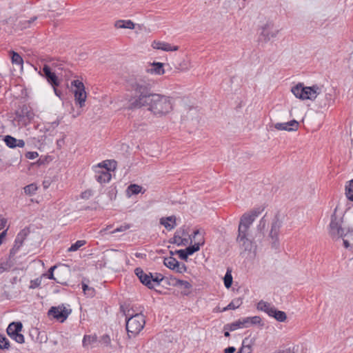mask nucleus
<instances>
[{
	"label": "nucleus",
	"instance_id": "nucleus-53",
	"mask_svg": "<svg viewBox=\"0 0 353 353\" xmlns=\"http://www.w3.org/2000/svg\"><path fill=\"white\" fill-rule=\"evenodd\" d=\"M235 351L234 347H228L224 350V353H234Z\"/></svg>",
	"mask_w": 353,
	"mask_h": 353
},
{
	"label": "nucleus",
	"instance_id": "nucleus-35",
	"mask_svg": "<svg viewBox=\"0 0 353 353\" xmlns=\"http://www.w3.org/2000/svg\"><path fill=\"white\" fill-rule=\"evenodd\" d=\"M4 141L7 146H8L10 148H16V143L17 142V139L14 138L12 136L7 135L4 138Z\"/></svg>",
	"mask_w": 353,
	"mask_h": 353
},
{
	"label": "nucleus",
	"instance_id": "nucleus-61",
	"mask_svg": "<svg viewBox=\"0 0 353 353\" xmlns=\"http://www.w3.org/2000/svg\"><path fill=\"white\" fill-rule=\"evenodd\" d=\"M53 124H54V125H55V126H58V125H59V121H57V122L53 123Z\"/></svg>",
	"mask_w": 353,
	"mask_h": 353
},
{
	"label": "nucleus",
	"instance_id": "nucleus-42",
	"mask_svg": "<svg viewBox=\"0 0 353 353\" xmlns=\"http://www.w3.org/2000/svg\"><path fill=\"white\" fill-rule=\"evenodd\" d=\"M10 342L8 339L3 334H0V349H9Z\"/></svg>",
	"mask_w": 353,
	"mask_h": 353
},
{
	"label": "nucleus",
	"instance_id": "nucleus-29",
	"mask_svg": "<svg viewBox=\"0 0 353 353\" xmlns=\"http://www.w3.org/2000/svg\"><path fill=\"white\" fill-rule=\"evenodd\" d=\"M10 53L12 54L11 60L12 64H14L19 67L21 69H22L23 64V58L17 52H15L14 51H11Z\"/></svg>",
	"mask_w": 353,
	"mask_h": 353
},
{
	"label": "nucleus",
	"instance_id": "nucleus-14",
	"mask_svg": "<svg viewBox=\"0 0 353 353\" xmlns=\"http://www.w3.org/2000/svg\"><path fill=\"white\" fill-rule=\"evenodd\" d=\"M28 234V230L26 229H23L21 230L14 241V244L12 248L10 250V254H14L18 250L20 249V248L22 246L23 241L26 239L27 236Z\"/></svg>",
	"mask_w": 353,
	"mask_h": 353
},
{
	"label": "nucleus",
	"instance_id": "nucleus-55",
	"mask_svg": "<svg viewBox=\"0 0 353 353\" xmlns=\"http://www.w3.org/2000/svg\"><path fill=\"white\" fill-rule=\"evenodd\" d=\"M7 232V230H4L1 234H0V240L3 242V239L6 236Z\"/></svg>",
	"mask_w": 353,
	"mask_h": 353
},
{
	"label": "nucleus",
	"instance_id": "nucleus-6",
	"mask_svg": "<svg viewBox=\"0 0 353 353\" xmlns=\"http://www.w3.org/2000/svg\"><path fill=\"white\" fill-rule=\"evenodd\" d=\"M135 97L126 96L125 100L128 101L123 105V108L128 110L139 109L144 106L149 107L148 101H150L152 94H137Z\"/></svg>",
	"mask_w": 353,
	"mask_h": 353
},
{
	"label": "nucleus",
	"instance_id": "nucleus-60",
	"mask_svg": "<svg viewBox=\"0 0 353 353\" xmlns=\"http://www.w3.org/2000/svg\"><path fill=\"white\" fill-rule=\"evenodd\" d=\"M85 196H87L86 192L82 193V197L85 198Z\"/></svg>",
	"mask_w": 353,
	"mask_h": 353
},
{
	"label": "nucleus",
	"instance_id": "nucleus-26",
	"mask_svg": "<svg viewBox=\"0 0 353 353\" xmlns=\"http://www.w3.org/2000/svg\"><path fill=\"white\" fill-rule=\"evenodd\" d=\"M204 237L201 236L200 239L197 242H195L193 245L189 246L186 248V252H188V254L192 255L195 252L199 250L200 246L203 245L204 244Z\"/></svg>",
	"mask_w": 353,
	"mask_h": 353
},
{
	"label": "nucleus",
	"instance_id": "nucleus-54",
	"mask_svg": "<svg viewBox=\"0 0 353 353\" xmlns=\"http://www.w3.org/2000/svg\"><path fill=\"white\" fill-rule=\"evenodd\" d=\"M0 222V229L4 228L7 224V220L6 219H1Z\"/></svg>",
	"mask_w": 353,
	"mask_h": 353
},
{
	"label": "nucleus",
	"instance_id": "nucleus-22",
	"mask_svg": "<svg viewBox=\"0 0 353 353\" xmlns=\"http://www.w3.org/2000/svg\"><path fill=\"white\" fill-rule=\"evenodd\" d=\"M230 331H234L239 328L248 327L249 323L247 317L239 319L238 321L228 325Z\"/></svg>",
	"mask_w": 353,
	"mask_h": 353
},
{
	"label": "nucleus",
	"instance_id": "nucleus-36",
	"mask_svg": "<svg viewBox=\"0 0 353 353\" xmlns=\"http://www.w3.org/2000/svg\"><path fill=\"white\" fill-rule=\"evenodd\" d=\"M249 325H259L263 326L262 320L260 316H254L252 317H247Z\"/></svg>",
	"mask_w": 353,
	"mask_h": 353
},
{
	"label": "nucleus",
	"instance_id": "nucleus-47",
	"mask_svg": "<svg viewBox=\"0 0 353 353\" xmlns=\"http://www.w3.org/2000/svg\"><path fill=\"white\" fill-rule=\"evenodd\" d=\"M41 283V279L37 278L36 279L32 280L30 281V288L34 289L36 288H38L39 286H40Z\"/></svg>",
	"mask_w": 353,
	"mask_h": 353
},
{
	"label": "nucleus",
	"instance_id": "nucleus-52",
	"mask_svg": "<svg viewBox=\"0 0 353 353\" xmlns=\"http://www.w3.org/2000/svg\"><path fill=\"white\" fill-rule=\"evenodd\" d=\"M25 146V142L22 139H17L16 147L23 148Z\"/></svg>",
	"mask_w": 353,
	"mask_h": 353
},
{
	"label": "nucleus",
	"instance_id": "nucleus-17",
	"mask_svg": "<svg viewBox=\"0 0 353 353\" xmlns=\"http://www.w3.org/2000/svg\"><path fill=\"white\" fill-rule=\"evenodd\" d=\"M43 72L46 78L47 79L48 82L50 83L53 87H56L59 85L57 77L54 72H51L50 68L48 65H44Z\"/></svg>",
	"mask_w": 353,
	"mask_h": 353
},
{
	"label": "nucleus",
	"instance_id": "nucleus-10",
	"mask_svg": "<svg viewBox=\"0 0 353 353\" xmlns=\"http://www.w3.org/2000/svg\"><path fill=\"white\" fill-rule=\"evenodd\" d=\"M71 313V310L61 305L57 307H52L48 312L49 316H52L58 321L63 323L66 320L69 314Z\"/></svg>",
	"mask_w": 353,
	"mask_h": 353
},
{
	"label": "nucleus",
	"instance_id": "nucleus-45",
	"mask_svg": "<svg viewBox=\"0 0 353 353\" xmlns=\"http://www.w3.org/2000/svg\"><path fill=\"white\" fill-rule=\"evenodd\" d=\"M130 224H123L118 228H117L115 230H114L113 231L111 232V234H114L116 232H125L127 230L130 229Z\"/></svg>",
	"mask_w": 353,
	"mask_h": 353
},
{
	"label": "nucleus",
	"instance_id": "nucleus-58",
	"mask_svg": "<svg viewBox=\"0 0 353 353\" xmlns=\"http://www.w3.org/2000/svg\"><path fill=\"white\" fill-rule=\"evenodd\" d=\"M224 335H225V336H226V337L230 336V333H229V332H225Z\"/></svg>",
	"mask_w": 353,
	"mask_h": 353
},
{
	"label": "nucleus",
	"instance_id": "nucleus-56",
	"mask_svg": "<svg viewBox=\"0 0 353 353\" xmlns=\"http://www.w3.org/2000/svg\"><path fill=\"white\" fill-rule=\"evenodd\" d=\"M6 268L3 267V265H0V273H2L4 271H6Z\"/></svg>",
	"mask_w": 353,
	"mask_h": 353
},
{
	"label": "nucleus",
	"instance_id": "nucleus-11",
	"mask_svg": "<svg viewBox=\"0 0 353 353\" xmlns=\"http://www.w3.org/2000/svg\"><path fill=\"white\" fill-rule=\"evenodd\" d=\"M129 85L131 90L137 94H147L150 90V84L142 79L130 81Z\"/></svg>",
	"mask_w": 353,
	"mask_h": 353
},
{
	"label": "nucleus",
	"instance_id": "nucleus-31",
	"mask_svg": "<svg viewBox=\"0 0 353 353\" xmlns=\"http://www.w3.org/2000/svg\"><path fill=\"white\" fill-rule=\"evenodd\" d=\"M271 317H274L276 321L279 322H284L287 316L286 314L283 311L277 310L275 307L273 310V313L270 315Z\"/></svg>",
	"mask_w": 353,
	"mask_h": 353
},
{
	"label": "nucleus",
	"instance_id": "nucleus-5",
	"mask_svg": "<svg viewBox=\"0 0 353 353\" xmlns=\"http://www.w3.org/2000/svg\"><path fill=\"white\" fill-rule=\"evenodd\" d=\"M134 272L140 281L150 289H153L159 285L161 281L163 279L162 274L158 273L153 274L151 272L145 273L140 268H137Z\"/></svg>",
	"mask_w": 353,
	"mask_h": 353
},
{
	"label": "nucleus",
	"instance_id": "nucleus-41",
	"mask_svg": "<svg viewBox=\"0 0 353 353\" xmlns=\"http://www.w3.org/2000/svg\"><path fill=\"white\" fill-rule=\"evenodd\" d=\"M37 190V187L34 183L28 185L24 188V192L28 195H32V194H35Z\"/></svg>",
	"mask_w": 353,
	"mask_h": 353
},
{
	"label": "nucleus",
	"instance_id": "nucleus-4",
	"mask_svg": "<svg viewBox=\"0 0 353 353\" xmlns=\"http://www.w3.org/2000/svg\"><path fill=\"white\" fill-rule=\"evenodd\" d=\"M293 94L302 100H314L320 93V88L317 85L304 87L301 83L292 88Z\"/></svg>",
	"mask_w": 353,
	"mask_h": 353
},
{
	"label": "nucleus",
	"instance_id": "nucleus-44",
	"mask_svg": "<svg viewBox=\"0 0 353 353\" xmlns=\"http://www.w3.org/2000/svg\"><path fill=\"white\" fill-rule=\"evenodd\" d=\"M83 290L85 294L89 296H93L94 294V290L92 288L89 287L86 284H83L82 285Z\"/></svg>",
	"mask_w": 353,
	"mask_h": 353
},
{
	"label": "nucleus",
	"instance_id": "nucleus-1",
	"mask_svg": "<svg viewBox=\"0 0 353 353\" xmlns=\"http://www.w3.org/2000/svg\"><path fill=\"white\" fill-rule=\"evenodd\" d=\"M148 110L157 118L165 117L173 110V99L168 96L160 94H152L150 101H148Z\"/></svg>",
	"mask_w": 353,
	"mask_h": 353
},
{
	"label": "nucleus",
	"instance_id": "nucleus-33",
	"mask_svg": "<svg viewBox=\"0 0 353 353\" xmlns=\"http://www.w3.org/2000/svg\"><path fill=\"white\" fill-rule=\"evenodd\" d=\"M177 263L178 261L172 256L165 258L163 261L164 265L171 270L174 269V267L177 264Z\"/></svg>",
	"mask_w": 353,
	"mask_h": 353
},
{
	"label": "nucleus",
	"instance_id": "nucleus-49",
	"mask_svg": "<svg viewBox=\"0 0 353 353\" xmlns=\"http://www.w3.org/2000/svg\"><path fill=\"white\" fill-rule=\"evenodd\" d=\"M177 253L179 257L183 260H186L188 256H189V254H188V252H186V249L178 250Z\"/></svg>",
	"mask_w": 353,
	"mask_h": 353
},
{
	"label": "nucleus",
	"instance_id": "nucleus-34",
	"mask_svg": "<svg viewBox=\"0 0 353 353\" xmlns=\"http://www.w3.org/2000/svg\"><path fill=\"white\" fill-rule=\"evenodd\" d=\"M86 243L85 240H79L68 249V252H75L78 250L81 247L83 246Z\"/></svg>",
	"mask_w": 353,
	"mask_h": 353
},
{
	"label": "nucleus",
	"instance_id": "nucleus-57",
	"mask_svg": "<svg viewBox=\"0 0 353 353\" xmlns=\"http://www.w3.org/2000/svg\"><path fill=\"white\" fill-rule=\"evenodd\" d=\"M135 256H136V257H137V258H140V257H141V256H142V254H141V253H136V254H135Z\"/></svg>",
	"mask_w": 353,
	"mask_h": 353
},
{
	"label": "nucleus",
	"instance_id": "nucleus-19",
	"mask_svg": "<svg viewBox=\"0 0 353 353\" xmlns=\"http://www.w3.org/2000/svg\"><path fill=\"white\" fill-rule=\"evenodd\" d=\"M176 219L175 216L162 217L160 219V223L168 230H172L176 226Z\"/></svg>",
	"mask_w": 353,
	"mask_h": 353
},
{
	"label": "nucleus",
	"instance_id": "nucleus-38",
	"mask_svg": "<svg viewBox=\"0 0 353 353\" xmlns=\"http://www.w3.org/2000/svg\"><path fill=\"white\" fill-rule=\"evenodd\" d=\"M142 187L137 184H131L128 188V191L131 194H137L141 192Z\"/></svg>",
	"mask_w": 353,
	"mask_h": 353
},
{
	"label": "nucleus",
	"instance_id": "nucleus-25",
	"mask_svg": "<svg viewBox=\"0 0 353 353\" xmlns=\"http://www.w3.org/2000/svg\"><path fill=\"white\" fill-rule=\"evenodd\" d=\"M114 26L117 28L134 29V23L131 20H118L115 22Z\"/></svg>",
	"mask_w": 353,
	"mask_h": 353
},
{
	"label": "nucleus",
	"instance_id": "nucleus-20",
	"mask_svg": "<svg viewBox=\"0 0 353 353\" xmlns=\"http://www.w3.org/2000/svg\"><path fill=\"white\" fill-rule=\"evenodd\" d=\"M343 245L345 248H351L353 247V230L347 228L343 236Z\"/></svg>",
	"mask_w": 353,
	"mask_h": 353
},
{
	"label": "nucleus",
	"instance_id": "nucleus-2",
	"mask_svg": "<svg viewBox=\"0 0 353 353\" xmlns=\"http://www.w3.org/2000/svg\"><path fill=\"white\" fill-rule=\"evenodd\" d=\"M115 161L106 160L99 163L94 167L96 180L100 183H108L111 179V170L116 169Z\"/></svg>",
	"mask_w": 353,
	"mask_h": 353
},
{
	"label": "nucleus",
	"instance_id": "nucleus-3",
	"mask_svg": "<svg viewBox=\"0 0 353 353\" xmlns=\"http://www.w3.org/2000/svg\"><path fill=\"white\" fill-rule=\"evenodd\" d=\"M145 324V316L142 314H136L126 318V330L129 339L137 336Z\"/></svg>",
	"mask_w": 353,
	"mask_h": 353
},
{
	"label": "nucleus",
	"instance_id": "nucleus-9",
	"mask_svg": "<svg viewBox=\"0 0 353 353\" xmlns=\"http://www.w3.org/2000/svg\"><path fill=\"white\" fill-rule=\"evenodd\" d=\"M259 212L256 210H252L246 213H244L241 217L238 232H248L249 228L259 216Z\"/></svg>",
	"mask_w": 353,
	"mask_h": 353
},
{
	"label": "nucleus",
	"instance_id": "nucleus-30",
	"mask_svg": "<svg viewBox=\"0 0 353 353\" xmlns=\"http://www.w3.org/2000/svg\"><path fill=\"white\" fill-rule=\"evenodd\" d=\"M175 285L181 287L184 291V294H188L189 293L190 289L192 288V285L187 281H183L181 279L176 280Z\"/></svg>",
	"mask_w": 353,
	"mask_h": 353
},
{
	"label": "nucleus",
	"instance_id": "nucleus-12",
	"mask_svg": "<svg viewBox=\"0 0 353 353\" xmlns=\"http://www.w3.org/2000/svg\"><path fill=\"white\" fill-rule=\"evenodd\" d=\"M282 222L278 216H275L272 222L271 230L270 232V237L272 239V244L274 247H276L279 242V233L281 227Z\"/></svg>",
	"mask_w": 353,
	"mask_h": 353
},
{
	"label": "nucleus",
	"instance_id": "nucleus-32",
	"mask_svg": "<svg viewBox=\"0 0 353 353\" xmlns=\"http://www.w3.org/2000/svg\"><path fill=\"white\" fill-rule=\"evenodd\" d=\"M241 304L242 301L241 299H234L225 307L223 308V311H226L228 310H235L239 307Z\"/></svg>",
	"mask_w": 353,
	"mask_h": 353
},
{
	"label": "nucleus",
	"instance_id": "nucleus-18",
	"mask_svg": "<svg viewBox=\"0 0 353 353\" xmlns=\"http://www.w3.org/2000/svg\"><path fill=\"white\" fill-rule=\"evenodd\" d=\"M97 342L98 339L96 334L85 335L83 338L82 345L84 348L89 350L95 347Z\"/></svg>",
	"mask_w": 353,
	"mask_h": 353
},
{
	"label": "nucleus",
	"instance_id": "nucleus-40",
	"mask_svg": "<svg viewBox=\"0 0 353 353\" xmlns=\"http://www.w3.org/2000/svg\"><path fill=\"white\" fill-rule=\"evenodd\" d=\"M99 343L103 347H110L111 345V339L108 335L105 334L100 338Z\"/></svg>",
	"mask_w": 353,
	"mask_h": 353
},
{
	"label": "nucleus",
	"instance_id": "nucleus-59",
	"mask_svg": "<svg viewBox=\"0 0 353 353\" xmlns=\"http://www.w3.org/2000/svg\"><path fill=\"white\" fill-rule=\"evenodd\" d=\"M54 90L55 94H56L57 96H59V94H58L57 90L55 88V87H54Z\"/></svg>",
	"mask_w": 353,
	"mask_h": 353
},
{
	"label": "nucleus",
	"instance_id": "nucleus-51",
	"mask_svg": "<svg viewBox=\"0 0 353 353\" xmlns=\"http://www.w3.org/2000/svg\"><path fill=\"white\" fill-rule=\"evenodd\" d=\"M57 268L56 265H54L52 267H51L50 269H49V274H48V278L49 279H52V280H55L56 281V279L54 278V274H53V271L54 270Z\"/></svg>",
	"mask_w": 353,
	"mask_h": 353
},
{
	"label": "nucleus",
	"instance_id": "nucleus-37",
	"mask_svg": "<svg viewBox=\"0 0 353 353\" xmlns=\"http://www.w3.org/2000/svg\"><path fill=\"white\" fill-rule=\"evenodd\" d=\"M345 194L349 200L353 201V180H351L349 185L346 186Z\"/></svg>",
	"mask_w": 353,
	"mask_h": 353
},
{
	"label": "nucleus",
	"instance_id": "nucleus-16",
	"mask_svg": "<svg viewBox=\"0 0 353 353\" xmlns=\"http://www.w3.org/2000/svg\"><path fill=\"white\" fill-rule=\"evenodd\" d=\"M274 128L278 130L295 131L299 128V123L294 119L285 123H276Z\"/></svg>",
	"mask_w": 353,
	"mask_h": 353
},
{
	"label": "nucleus",
	"instance_id": "nucleus-13",
	"mask_svg": "<svg viewBox=\"0 0 353 353\" xmlns=\"http://www.w3.org/2000/svg\"><path fill=\"white\" fill-rule=\"evenodd\" d=\"M248 232H238L236 242L239 247L245 251H250L253 248V242L248 237Z\"/></svg>",
	"mask_w": 353,
	"mask_h": 353
},
{
	"label": "nucleus",
	"instance_id": "nucleus-7",
	"mask_svg": "<svg viewBox=\"0 0 353 353\" xmlns=\"http://www.w3.org/2000/svg\"><path fill=\"white\" fill-rule=\"evenodd\" d=\"M343 218L336 216L334 213L331 216V221L329 225V234L333 239H339L347 230L343 226Z\"/></svg>",
	"mask_w": 353,
	"mask_h": 353
},
{
	"label": "nucleus",
	"instance_id": "nucleus-8",
	"mask_svg": "<svg viewBox=\"0 0 353 353\" xmlns=\"http://www.w3.org/2000/svg\"><path fill=\"white\" fill-rule=\"evenodd\" d=\"M71 85L74 88L73 93L76 103H78L81 108L83 107L87 99V93L85 90L84 84L79 80H74L71 82Z\"/></svg>",
	"mask_w": 353,
	"mask_h": 353
},
{
	"label": "nucleus",
	"instance_id": "nucleus-48",
	"mask_svg": "<svg viewBox=\"0 0 353 353\" xmlns=\"http://www.w3.org/2000/svg\"><path fill=\"white\" fill-rule=\"evenodd\" d=\"M201 236L203 237V232H201L199 230H196L192 235V239L194 241V243L197 242Z\"/></svg>",
	"mask_w": 353,
	"mask_h": 353
},
{
	"label": "nucleus",
	"instance_id": "nucleus-15",
	"mask_svg": "<svg viewBox=\"0 0 353 353\" xmlns=\"http://www.w3.org/2000/svg\"><path fill=\"white\" fill-rule=\"evenodd\" d=\"M151 46L154 49L161 50L165 52L176 51L179 50L178 46H173L169 43L161 41H154Z\"/></svg>",
	"mask_w": 353,
	"mask_h": 353
},
{
	"label": "nucleus",
	"instance_id": "nucleus-39",
	"mask_svg": "<svg viewBox=\"0 0 353 353\" xmlns=\"http://www.w3.org/2000/svg\"><path fill=\"white\" fill-rule=\"evenodd\" d=\"M224 285L226 288H230L232 283V276L231 274V271L228 270L224 276Z\"/></svg>",
	"mask_w": 353,
	"mask_h": 353
},
{
	"label": "nucleus",
	"instance_id": "nucleus-24",
	"mask_svg": "<svg viewBox=\"0 0 353 353\" xmlns=\"http://www.w3.org/2000/svg\"><path fill=\"white\" fill-rule=\"evenodd\" d=\"M21 330L22 324L21 322H12L8 325L7 328V333L10 337H12L14 334L21 332Z\"/></svg>",
	"mask_w": 353,
	"mask_h": 353
},
{
	"label": "nucleus",
	"instance_id": "nucleus-28",
	"mask_svg": "<svg viewBox=\"0 0 353 353\" xmlns=\"http://www.w3.org/2000/svg\"><path fill=\"white\" fill-rule=\"evenodd\" d=\"M183 234V232H181L179 231H176L172 238V243L177 244L178 245H185L188 243V240L182 237Z\"/></svg>",
	"mask_w": 353,
	"mask_h": 353
},
{
	"label": "nucleus",
	"instance_id": "nucleus-64",
	"mask_svg": "<svg viewBox=\"0 0 353 353\" xmlns=\"http://www.w3.org/2000/svg\"><path fill=\"white\" fill-rule=\"evenodd\" d=\"M1 243H2V241L0 240V245H1Z\"/></svg>",
	"mask_w": 353,
	"mask_h": 353
},
{
	"label": "nucleus",
	"instance_id": "nucleus-21",
	"mask_svg": "<svg viewBox=\"0 0 353 353\" xmlns=\"http://www.w3.org/2000/svg\"><path fill=\"white\" fill-rule=\"evenodd\" d=\"M274 306H273L270 303H268L266 301H264L263 300L260 301L257 303L256 308L259 310L263 311L268 314L270 316L273 313V310L274 309Z\"/></svg>",
	"mask_w": 353,
	"mask_h": 353
},
{
	"label": "nucleus",
	"instance_id": "nucleus-46",
	"mask_svg": "<svg viewBox=\"0 0 353 353\" xmlns=\"http://www.w3.org/2000/svg\"><path fill=\"white\" fill-rule=\"evenodd\" d=\"M12 339H14L16 342L19 343H23L25 340H24V336L22 334H21L20 332H19L18 334H14L13 336L11 337Z\"/></svg>",
	"mask_w": 353,
	"mask_h": 353
},
{
	"label": "nucleus",
	"instance_id": "nucleus-43",
	"mask_svg": "<svg viewBox=\"0 0 353 353\" xmlns=\"http://www.w3.org/2000/svg\"><path fill=\"white\" fill-rule=\"evenodd\" d=\"M173 270L176 271L178 273H183L186 272L187 268L184 263H181L178 261L177 264L175 265L174 269Z\"/></svg>",
	"mask_w": 353,
	"mask_h": 353
},
{
	"label": "nucleus",
	"instance_id": "nucleus-62",
	"mask_svg": "<svg viewBox=\"0 0 353 353\" xmlns=\"http://www.w3.org/2000/svg\"><path fill=\"white\" fill-rule=\"evenodd\" d=\"M279 353H290V352H287V351H282V352H279Z\"/></svg>",
	"mask_w": 353,
	"mask_h": 353
},
{
	"label": "nucleus",
	"instance_id": "nucleus-27",
	"mask_svg": "<svg viewBox=\"0 0 353 353\" xmlns=\"http://www.w3.org/2000/svg\"><path fill=\"white\" fill-rule=\"evenodd\" d=\"M148 71L150 73H154L159 75L163 74L165 72L163 64L159 62L153 63L151 68L148 69Z\"/></svg>",
	"mask_w": 353,
	"mask_h": 353
},
{
	"label": "nucleus",
	"instance_id": "nucleus-23",
	"mask_svg": "<svg viewBox=\"0 0 353 353\" xmlns=\"http://www.w3.org/2000/svg\"><path fill=\"white\" fill-rule=\"evenodd\" d=\"M278 32V30L271 31L270 30V26L268 24H265L261 28V35L263 36L265 40L269 41L272 38L276 37Z\"/></svg>",
	"mask_w": 353,
	"mask_h": 353
},
{
	"label": "nucleus",
	"instance_id": "nucleus-63",
	"mask_svg": "<svg viewBox=\"0 0 353 353\" xmlns=\"http://www.w3.org/2000/svg\"><path fill=\"white\" fill-rule=\"evenodd\" d=\"M263 220H261V221H260V225H261V224H262V223H263Z\"/></svg>",
	"mask_w": 353,
	"mask_h": 353
},
{
	"label": "nucleus",
	"instance_id": "nucleus-50",
	"mask_svg": "<svg viewBox=\"0 0 353 353\" xmlns=\"http://www.w3.org/2000/svg\"><path fill=\"white\" fill-rule=\"evenodd\" d=\"M39 156L37 152H28L26 153V157L29 159H34Z\"/></svg>",
	"mask_w": 353,
	"mask_h": 353
}]
</instances>
